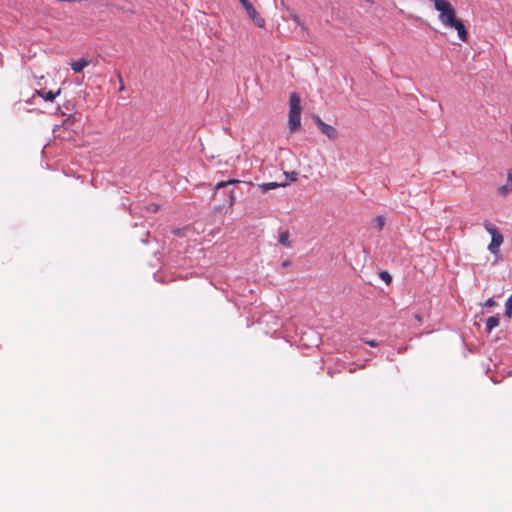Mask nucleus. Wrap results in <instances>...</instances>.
<instances>
[{"mask_svg": "<svg viewBox=\"0 0 512 512\" xmlns=\"http://www.w3.org/2000/svg\"><path fill=\"white\" fill-rule=\"evenodd\" d=\"M434 8L439 13L438 19L443 27L454 29L458 38L462 42H467L469 38L468 31L461 19L457 17V12L448 0H433Z\"/></svg>", "mask_w": 512, "mask_h": 512, "instance_id": "f257e3e1", "label": "nucleus"}, {"mask_svg": "<svg viewBox=\"0 0 512 512\" xmlns=\"http://www.w3.org/2000/svg\"><path fill=\"white\" fill-rule=\"evenodd\" d=\"M301 99L296 92L289 96V115L288 125L291 132H295L301 127Z\"/></svg>", "mask_w": 512, "mask_h": 512, "instance_id": "f03ea898", "label": "nucleus"}, {"mask_svg": "<svg viewBox=\"0 0 512 512\" xmlns=\"http://www.w3.org/2000/svg\"><path fill=\"white\" fill-rule=\"evenodd\" d=\"M483 226L486 229V231L491 235V242L489 243L487 249L491 254L498 257L500 246L504 242V237L500 233L496 225L490 222L489 220H484Z\"/></svg>", "mask_w": 512, "mask_h": 512, "instance_id": "7ed1b4c3", "label": "nucleus"}, {"mask_svg": "<svg viewBox=\"0 0 512 512\" xmlns=\"http://www.w3.org/2000/svg\"><path fill=\"white\" fill-rule=\"evenodd\" d=\"M313 120L317 125L318 129L324 135H326L328 139L335 140L338 137L337 130L333 126L322 121V119L318 115H314Z\"/></svg>", "mask_w": 512, "mask_h": 512, "instance_id": "20e7f679", "label": "nucleus"}, {"mask_svg": "<svg viewBox=\"0 0 512 512\" xmlns=\"http://www.w3.org/2000/svg\"><path fill=\"white\" fill-rule=\"evenodd\" d=\"M244 9L257 27L261 28L264 26V19L259 15L251 3L245 6Z\"/></svg>", "mask_w": 512, "mask_h": 512, "instance_id": "39448f33", "label": "nucleus"}, {"mask_svg": "<svg viewBox=\"0 0 512 512\" xmlns=\"http://www.w3.org/2000/svg\"><path fill=\"white\" fill-rule=\"evenodd\" d=\"M512 191V171H508L507 174V183L505 185H502L498 188V193L500 195H507Z\"/></svg>", "mask_w": 512, "mask_h": 512, "instance_id": "423d86ee", "label": "nucleus"}, {"mask_svg": "<svg viewBox=\"0 0 512 512\" xmlns=\"http://www.w3.org/2000/svg\"><path fill=\"white\" fill-rule=\"evenodd\" d=\"M37 95L41 96L45 101L53 102L54 99L61 93V89H58L56 92L48 91L42 92L40 90H36Z\"/></svg>", "mask_w": 512, "mask_h": 512, "instance_id": "0eeeda50", "label": "nucleus"}, {"mask_svg": "<svg viewBox=\"0 0 512 512\" xmlns=\"http://www.w3.org/2000/svg\"><path fill=\"white\" fill-rule=\"evenodd\" d=\"M90 64V62L86 59H79L77 61H74L71 64V68L75 73H80L82 70L87 67Z\"/></svg>", "mask_w": 512, "mask_h": 512, "instance_id": "6e6552de", "label": "nucleus"}, {"mask_svg": "<svg viewBox=\"0 0 512 512\" xmlns=\"http://www.w3.org/2000/svg\"><path fill=\"white\" fill-rule=\"evenodd\" d=\"M498 325H499V318L497 316H490L486 320V330H487V332L490 333Z\"/></svg>", "mask_w": 512, "mask_h": 512, "instance_id": "1a4fd4ad", "label": "nucleus"}, {"mask_svg": "<svg viewBox=\"0 0 512 512\" xmlns=\"http://www.w3.org/2000/svg\"><path fill=\"white\" fill-rule=\"evenodd\" d=\"M286 184H279V183H276V182H268V183H262L259 185V187L261 188V190L263 192H267L269 190H272V189H275L279 186H285Z\"/></svg>", "mask_w": 512, "mask_h": 512, "instance_id": "9d476101", "label": "nucleus"}, {"mask_svg": "<svg viewBox=\"0 0 512 512\" xmlns=\"http://www.w3.org/2000/svg\"><path fill=\"white\" fill-rule=\"evenodd\" d=\"M290 234L288 231H283L279 234V242L286 247L291 246V242L289 240Z\"/></svg>", "mask_w": 512, "mask_h": 512, "instance_id": "9b49d317", "label": "nucleus"}, {"mask_svg": "<svg viewBox=\"0 0 512 512\" xmlns=\"http://www.w3.org/2000/svg\"><path fill=\"white\" fill-rule=\"evenodd\" d=\"M505 308H506V315L508 317H511L512 316V294L508 297L507 301H506V304H505Z\"/></svg>", "mask_w": 512, "mask_h": 512, "instance_id": "f8f14e48", "label": "nucleus"}, {"mask_svg": "<svg viewBox=\"0 0 512 512\" xmlns=\"http://www.w3.org/2000/svg\"><path fill=\"white\" fill-rule=\"evenodd\" d=\"M239 182L238 180H234V179H230V180H227V181H221V182H218L215 186V189L218 190L220 188H223V187H226L227 185H230V184H234V183H237Z\"/></svg>", "mask_w": 512, "mask_h": 512, "instance_id": "ddd939ff", "label": "nucleus"}, {"mask_svg": "<svg viewBox=\"0 0 512 512\" xmlns=\"http://www.w3.org/2000/svg\"><path fill=\"white\" fill-rule=\"evenodd\" d=\"M374 222L376 224L377 229L381 231L385 225V218L383 216H377L374 219Z\"/></svg>", "mask_w": 512, "mask_h": 512, "instance_id": "4468645a", "label": "nucleus"}, {"mask_svg": "<svg viewBox=\"0 0 512 512\" xmlns=\"http://www.w3.org/2000/svg\"><path fill=\"white\" fill-rule=\"evenodd\" d=\"M380 278L385 281L387 284H390L392 277L387 271H382L380 273Z\"/></svg>", "mask_w": 512, "mask_h": 512, "instance_id": "2eb2a0df", "label": "nucleus"}, {"mask_svg": "<svg viewBox=\"0 0 512 512\" xmlns=\"http://www.w3.org/2000/svg\"><path fill=\"white\" fill-rule=\"evenodd\" d=\"M495 305H496V302L494 301L493 298L487 299L486 302L484 303L485 307H493Z\"/></svg>", "mask_w": 512, "mask_h": 512, "instance_id": "dca6fc26", "label": "nucleus"}, {"mask_svg": "<svg viewBox=\"0 0 512 512\" xmlns=\"http://www.w3.org/2000/svg\"><path fill=\"white\" fill-rule=\"evenodd\" d=\"M234 202H235V196H234L233 191H231L230 196H229V206L232 207Z\"/></svg>", "mask_w": 512, "mask_h": 512, "instance_id": "f3484780", "label": "nucleus"}, {"mask_svg": "<svg viewBox=\"0 0 512 512\" xmlns=\"http://www.w3.org/2000/svg\"><path fill=\"white\" fill-rule=\"evenodd\" d=\"M287 176L291 181H296L298 174L296 172H291L290 174H287Z\"/></svg>", "mask_w": 512, "mask_h": 512, "instance_id": "a211bd4d", "label": "nucleus"}, {"mask_svg": "<svg viewBox=\"0 0 512 512\" xmlns=\"http://www.w3.org/2000/svg\"><path fill=\"white\" fill-rule=\"evenodd\" d=\"M118 79H119V87H120V90H123L124 89V82H123V79H122V76L119 74L118 75Z\"/></svg>", "mask_w": 512, "mask_h": 512, "instance_id": "6ab92c4d", "label": "nucleus"}, {"mask_svg": "<svg viewBox=\"0 0 512 512\" xmlns=\"http://www.w3.org/2000/svg\"><path fill=\"white\" fill-rule=\"evenodd\" d=\"M366 343L372 347H376L378 345V343L375 340H369V341H366Z\"/></svg>", "mask_w": 512, "mask_h": 512, "instance_id": "aec40b11", "label": "nucleus"}, {"mask_svg": "<svg viewBox=\"0 0 512 512\" xmlns=\"http://www.w3.org/2000/svg\"><path fill=\"white\" fill-rule=\"evenodd\" d=\"M239 2L242 4L243 8L250 4L249 0H239Z\"/></svg>", "mask_w": 512, "mask_h": 512, "instance_id": "412c9836", "label": "nucleus"}, {"mask_svg": "<svg viewBox=\"0 0 512 512\" xmlns=\"http://www.w3.org/2000/svg\"><path fill=\"white\" fill-rule=\"evenodd\" d=\"M416 318H417L418 321H421V317L420 316L417 315Z\"/></svg>", "mask_w": 512, "mask_h": 512, "instance_id": "4be33fe9", "label": "nucleus"}]
</instances>
